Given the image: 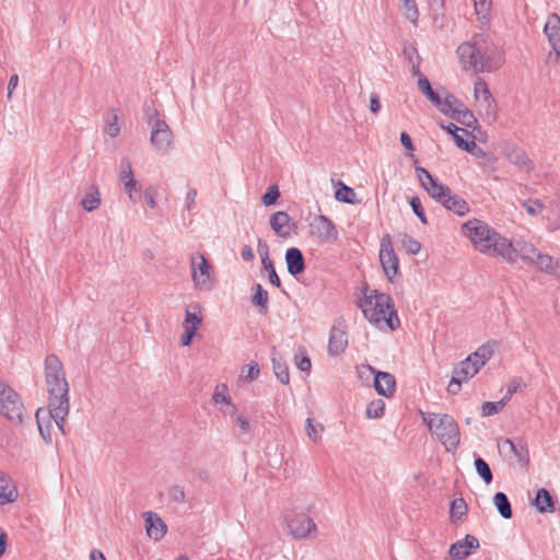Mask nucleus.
I'll list each match as a JSON object with an SVG mask.
<instances>
[{
    "mask_svg": "<svg viewBox=\"0 0 560 560\" xmlns=\"http://www.w3.org/2000/svg\"><path fill=\"white\" fill-rule=\"evenodd\" d=\"M45 381L48 393V413L62 434H66L65 421L70 411L69 384L63 364L54 353L45 359Z\"/></svg>",
    "mask_w": 560,
    "mask_h": 560,
    "instance_id": "obj_1",
    "label": "nucleus"
},
{
    "mask_svg": "<svg viewBox=\"0 0 560 560\" xmlns=\"http://www.w3.org/2000/svg\"><path fill=\"white\" fill-rule=\"evenodd\" d=\"M457 54L463 68L475 73L495 71L504 62L503 51L485 34H476L459 45Z\"/></svg>",
    "mask_w": 560,
    "mask_h": 560,
    "instance_id": "obj_2",
    "label": "nucleus"
},
{
    "mask_svg": "<svg viewBox=\"0 0 560 560\" xmlns=\"http://www.w3.org/2000/svg\"><path fill=\"white\" fill-rule=\"evenodd\" d=\"M463 233L470 240L474 247L488 256H500L511 260V240L502 236L485 221L471 219L462 225Z\"/></svg>",
    "mask_w": 560,
    "mask_h": 560,
    "instance_id": "obj_3",
    "label": "nucleus"
},
{
    "mask_svg": "<svg viewBox=\"0 0 560 560\" xmlns=\"http://www.w3.org/2000/svg\"><path fill=\"white\" fill-rule=\"evenodd\" d=\"M364 317L372 324L382 327L387 326L390 330H395L399 325L397 312L390 295L380 293L376 290L365 294L359 302Z\"/></svg>",
    "mask_w": 560,
    "mask_h": 560,
    "instance_id": "obj_4",
    "label": "nucleus"
},
{
    "mask_svg": "<svg viewBox=\"0 0 560 560\" xmlns=\"http://www.w3.org/2000/svg\"><path fill=\"white\" fill-rule=\"evenodd\" d=\"M422 421L450 453L455 452L460 442V432L455 419L447 413H424Z\"/></svg>",
    "mask_w": 560,
    "mask_h": 560,
    "instance_id": "obj_5",
    "label": "nucleus"
},
{
    "mask_svg": "<svg viewBox=\"0 0 560 560\" xmlns=\"http://www.w3.org/2000/svg\"><path fill=\"white\" fill-rule=\"evenodd\" d=\"M148 124L152 126L150 141L162 152H168L173 144V132L165 120L159 118V112L150 106L145 107Z\"/></svg>",
    "mask_w": 560,
    "mask_h": 560,
    "instance_id": "obj_6",
    "label": "nucleus"
},
{
    "mask_svg": "<svg viewBox=\"0 0 560 560\" xmlns=\"http://www.w3.org/2000/svg\"><path fill=\"white\" fill-rule=\"evenodd\" d=\"M24 411L25 408L19 394L0 380V415L15 424H21Z\"/></svg>",
    "mask_w": 560,
    "mask_h": 560,
    "instance_id": "obj_7",
    "label": "nucleus"
},
{
    "mask_svg": "<svg viewBox=\"0 0 560 560\" xmlns=\"http://www.w3.org/2000/svg\"><path fill=\"white\" fill-rule=\"evenodd\" d=\"M191 278L196 289L211 291L215 284L214 272L211 264L203 254L195 253L190 257Z\"/></svg>",
    "mask_w": 560,
    "mask_h": 560,
    "instance_id": "obj_8",
    "label": "nucleus"
},
{
    "mask_svg": "<svg viewBox=\"0 0 560 560\" xmlns=\"http://www.w3.org/2000/svg\"><path fill=\"white\" fill-rule=\"evenodd\" d=\"M365 373L374 375V388L378 395L387 398L394 395L396 392V378L393 374L377 371L369 364L358 368L360 378H363Z\"/></svg>",
    "mask_w": 560,
    "mask_h": 560,
    "instance_id": "obj_9",
    "label": "nucleus"
},
{
    "mask_svg": "<svg viewBox=\"0 0 560 560\" xmlns=\"http://www.w3.org/2000/svg\"><path fill=\"white\" fill-rule=\"evenodd\" d=\"M380 261L387 279L393 281L394 277H396L399 271V259L393 248L392 240L388 234L384 235L381 240Z\"/></svg>",
    "mask_w": 560,
    "mask_h": 560,
    "instance_id": "obj_10",
    "label": "nucleus"
},
{
    "mask_svg": "<svg viewBox=\"0 0 560 560\" xmlns=\"http://www.w3.org/2000/svg\"><path fill=\"white\" fill-rule=\"evenodd\" d=\"M417 177L422 188L438 202L451 192V188L442 184L428 170L422 166H416Z\"/></svg>",
    "mask_w": 560,
    "mask_h": 560,
    "instance_id": "obj_11",
    "label": "nucleus"
},
{
    "mask_svg": "<svg viewBox=\"0 0 560 560\" xmlns=\"http://www.w3.org/2000/svg\"><path fill=\"white\" fill-rule=\"evenodd\" d=\"M348 347V326L346 319L340 316L335 319L328 340V352L330 355H339Z\"/></svg>",
    "mask_w": 560,
    "mask_h": 560,
    "instance_id": "obj_12",
    "label": "nucleus"
},
{
    "mask_svg": "<svg viewBox=\"0 0 560 560\" xmlns=\"http://www.w3.org/2000/svg\"><path fill=\"white\" fill-rule=\"evenodd\" d=\"M284 521L289 533L299 539L305 538L311 535L312 532L316 530V524L305 514H298L292 511L287 512L284 514Z\"/></svg>",
    "mask_w": 560,
    "mask_h": 560,
    "instance_id": "obj_13",
    "label": "nucleus"
},
{
    "mask_svg": "<svg viewBox=\"0 0 560 560\" xmlns=\"http://www.w3.org/2000/svg\"><path fill=\"white\" fill-rule=\"evenodd\" d=\"M312 235L322 243H334L338 238V231L335 224L325 215H317L310 224Z\"/></svg>",
    "mask_w": 560,
    "mask_h": 560,
    "instance_id": "obj_14",
    "label": "nucleus"
},
{
    "mask_svg": "<svg viewBox=\"0 0 560 560\" xmlns=\"http://www.w3.org/2000/svg\"><path fill=\"white\" fill-rule=\"evenodd\" d=\"M510 250L512 252L513 259L506 260L510 264L516 262L520 257L524 262L532 265L534 264V259L538 254V249L530 243H527L523 240H516L515 242L511 241Z\"/></svg>",
    "mask_w": 560,
    "mask_h": 560,
    "instance_id": "obj_15",
    "label": "nucleus"
},
{
    "mask_svg": "<svg viewBox=\"0 0 560 560\" xmlns=\"http://www.w3.org/2000/svg\"><path fill=\"white\" fill-rule=\"evenodd\" d=\"M479 546V540L475 536L467 534L464 539L451 545L448 553L454 560H464L471 553V550L478 549Z\"/></svg>",
    "mask_w": 560,
    "mask_h": 560,
    "instance_id": "obj_16",
    "label": "nucleus"
},
{
    "mask_svg": "<svg viewBox=\"0 0 560 560\" xmlns=\"http://www.w3.org/2000/svg\"><path fill=\"white\" fill-rule=\"evenodd\" d=\"M145 529L150 538L160 540L166 533V525L163 520L154 512H145Z\"/></svg>",
    "mask_w": 560,
    "mask_h": 560,
    "instance_id": "obj_17",
    "label": "nucleus"
},
{
    "mask_svg": "<svg viewBox=\"0 0 560 560\" xmlns=\"http://www.w3.org/2000/svg\"><path fill=\"white\" fill-rule=\"evenodd\" d=\"M291 218L285 211H277L270 217L269 224L275 233L282 237L288 238L291 236Z\"/></svg>",
    "mask_w": 560,
    "mask_h": 560,
    "instance_id": "obj_18",
    "label": "nucleus"
},
{
    "mask_svg": "<svg viewBox=\"0 0 560 560\" xmlns=\"http://www.w3.org/2000/svg\"><path fill=\"white\" fill-rule=\"evenodd\" d=\"M499 343L495 340H490L481 345L475 352L469 354L467 358L476 363V368L480 370L493 355Z\"/></svg>",
    "mask_w": 560,
    "mask_h": 560,
    "instance_id": "obj_19",
    "label": "nucleus"
},
{
    "mask_svg": "<svg viewBox=\"0 0 560 560\" xmlns=\"http://www.w3.org/2000/svg\"><path fill=\"white\" fill-rule=\"evenodd\" d=\"M285 262L288 272L291 276H298L305 270V259L302 252L296 247H290L285 252Z\"/></svg>",
    "mask_w": 560,
    "mask_h": 560,
    "instance_id": "obj_20",
    "label": "nucleus"
},
{
    "mask_svg": "<svg viewBox=\"0 0 560 560\" xmlns=\"http://www.w3.org/2000/svg\"><path fill=\"white\" fill-rule=\"evenodd\" d=\"M474 94L477 102L485 104L488 113L494 112L495 105L486 81L478 78L474 85Z\"/></svg>",
    "mask_w": 560,
    "mask_h": 560,
    "instance_id": "obj_21",
    "label": "nucleus"
},
{
    "mask_svg": "<svg viewBox=\"0 0 560 560\" xmlns=\"http://www.w3.org/2000/svg\"><path fill=\"white\" fill-rule=\"evenodd\" d=\"M439 203L459 217H463L469 212V206L467 201L458 195H454L452 191L447 194V196H445Z\"/></svg>",
    "mask_w": 560,
    "mask_h": 560,
    "instance_id": "obj_22",
    "label": "nucleus"
},
{
    "mask_svg": "<svg viewBox=\"0 0 560 560\" xmlns=\"http://www.w3.org/2000/svg\"><path fill=\"white\" fill-rule=\"evenodd\" d=\"M505 155L511 163L518 166L520 168L528 171L532 167V163L525 151L516 145L506 147Z\"/></svg>",
    "mask_w": 560,
    "mask_h": 560,
    "instance_id": "obj_23",
    "label": "nucleus"
},
{
    "mask_svg": "<svg viewBox=\"0 0 560 560\" xmlns=\"http://www.w3.org/2000/svg\"><path fill=\"white\" fill-rule=\"evenodd\" d=\"M18 491L8 475L0 471V504H7L15 501Z\"/></svg>",
    "mask_w": 560,
    "mask_h": 560,
    "instance_id": "obj_24",
    "label": "nucleus"
},
{
    "mask_svg": "<svg viewBox=\"0 0 560 560\" xmlns=\"http://www.w3.org/2000/svg\"><path fill=\"white\" fill-rule=\"evenodd\" d=\"M544 32L551 47L560 44V16L558 14L551 13L548 16Z\"/></svg>",
    "mask_w": 560,
    "mask_h": 560,
    "instance_id": "obj_25",
    "label": "nucleus"
},
{
    "mask_svg": "<svg viewBox=\"0 0 560 560\" xmlns=\"http://www.w3.org/2000/svg\"><path fill=\"white\" fill-rule=\"evenodd\" d=\"M271 362L275 375L282 384H289L290 382V373L289 368L285 362L282 361V358L278 355L276 348H272L271 352Z\"/></svg>",
    "mask_w": 560,
    "mask_h": 560,
    "instance_id": "obj_26",
    "label": "nucleus"
},
{
    "mask_svg": "<svg viewBox=\"0 0 560 560\" xmlns=\"http://www.w3.org/2000/svg\"><path fill=\"white\" fill-rule=\"evenodd\" d=\"M475 364L476 363H474L470 359L466 358L454 369L453 377L459 380L460 382L474 377L479 372Z\"/></svg>",
    "mask_w": 560,
    "mask_h": 560,
    "instance_id": "obj_27",
    "label": "nucleus"
},
{
    "mask_svg": "<svg viewBox=\"0 0 560 560\" xmlns=\"http://www.w3.org/2000/svg\"><path fill=\"white\" fill-rule=\"evenodd\" d=\"M80 205L88 212H92L101 206V192L96 185H91L82 198Z\"/></svg>",
    "mask_w": 560,
    "mask_h": 560,
    "instance_id": "obj_28",
    "label": "nucleus"
},
{
    "mask_svg": "<svg viewBox=\"0 0 560 560\" xmlns=\"http://www.w3.org/2000/svg\"><path fill=\"white\" fill-rule=\"evenodd\" d=\"M534 505L540 513L553 512L555 510V501L550 492L545 488H541L536 492Z\"/></svg>",
    "mask_w": 560,
    "mask_h": 560,
    "instance_id": "obj_29",
    "label": "nucleus"
},
{
    "mask_svg": "<svg viewBox=\"0 0 560 560\" xmlns=\"http://www.w3.org/2000/svg\"><path fill=\"white\" fill-rule=\"evenodd\" d=\"M35 418L42 438L45 440L46 443H49L51 441L49 432L50 420L54 419L49 416L48 410H45L43 408L37 409Z\"/></svg>",
    "mask_w": 560,
    "mask_h": 560,
    "instance_id": "obj_30",
    "label": "nucleus"
},
{
    "mask_svg": "<svg viewBox=\"0 0 560 560\" xmlns=\"http://www.w3.org/2000/svg\"><path fill=\"white\" fill-rule=\"evenodd\" d=\"M452 118L468 128L475 129L476 126L478 125V120L475 117L474 113L470 109L466 108L465 106L458 107L456 110H453Z\"/></svg>",
    "mask_w": 560,
    "mask_h": 560,
    "instance_id": "obj_31",
    "label": "nucleus"
},
{
    "mask_svg": "<svg viewBox=\"0 0 560 560\" xmlns=\"http://www.w3.org/2000/svg\"><path fill=\"white\" fill-rule=\"evenodd\" d=\"M493 504L503 518L510 520L513 516L511 503L504 492H497L494 494Z\"/></svg>",
    "mask_w": 560,
    "mask_h": 560,
    "instance_id": "obj_32",
    "label": "nucleus"
},
{
    "mask_svg": "<svg viewBox=\"0 0 560 560\" xmlns=\"http://www.w3.org/2000/svg\"><path fill=\"white\" fill-rule=\"evenodd\" d=\"M534 259V266H537L540 270L546 271L548 273L557 275V268H559V264L553 261V258L547 254H541L538 252L537 256Z\"/></svg>",
    "mask_w": 560,
    "mask_h": 560,
    "instance_id": "obj_33",
    "label": "nucleus"
},
{
    "mask_svg": "<svg viewBox=\"0 0 560 560\" xmlns=\"http://www.w3.org/2000/svg\"><path fill=\"white\" fill-rule=\"evenodd\" d=\"M468 511V506L466 501L463 498L454 499L451 502V509H450V520L451 523L455 524L458 521H460Z\"/></svg>",
    "mask_w": 560,
    "mask_h": 560,
    "instance_id": "obj_34",
    "label": "nucleus"
},
{
    "mask_svg": "<svg viewBox=\"0 0 560 560\" xmlns=\"http://www.w3.org/2000/svg\"><path fill=\"white\" fill-rule=\"evenodd\" d=\"M418 89L433 105H440L441 96L432 89L431 83L427 77H421L418 79Z\"/></svg>",
    "mask_w": 560,
    "mask_h": 560,
    "instance_id": "obj_35",
    "label": "nucleus"
},
{
    "mask_svg": "<svg viewBox=\"0 0 560 560\" xmlns=\"http://www.w3.org/2000/svg\"><path fill=\"white\" fill-rule=\"evenodd\" d=\"M434 106L438 107L441 113L452 117L453 110H456L458 107H464V104L453 94H447L444 100L441 98L440 105Z\"/></svg>",
    "mask_w": 560,
    "mask_h": 560,
    "instance_id": "obj_36",
    "label": "nucleus"
},
{
    "mask_svg": "<svg viewBox=\"0 0 560 560\" xmlns=\"http://www.w3.org/2000/svg\"><path fill=\"white\" fill-rule=\"evenodd\" d=\"M475 468L479 477L485 481L486 485H489L493 480V475L489 464L481 457L477 456L475 458Z\"/></svg>",
    "mask_w": 560,
    "mask_h": 560,
    "instance_id": "obj_37",
    "label": "nucleus"
},
{
    "mask_svg": "<svg viewBox=\"0 0 560 560\" xmlns=\"http://www.w3.org/2000/svg\"><path fill=\"white\" fill-rule=\"evenodd\" d=\"M354 197H355V192L351 187H349L342 183H339V187L337 188V190L335 192V198L338 201L354 205V203H357V200L354 199Z\"/></svg>",
    "mask_w": 560,
    "mask_h": 560,
    "instance_id": "obj_38",
    "label": "nucleus"
},
{
    "mask_svg": "<svg viewBox=\"0 0 560 560\" xmlns=\"http://www.w3.org/2000/svg\"><path fill=\"white\" fill-rule=\"evenodd\" d=\"M509 401V397H503L499 401H486L481 405V416L490 417L498 413Z\"/></svg>",
    "mask_w": 560,
    "mask_h": 560,
    "instance_id": "obj_39",
    "label": "nucleus"
},
{
    "mask_svg": "<svg viewBox=\"0 0 560 560\" xmlns=\"http://www.w3.org/2000/svg\"><path fill=\"white\" fill-rule=\"evenodd\" d=\"M385 410V402L383 399H374L366 407V417L369 419L381 418Z\"/></svg>",
    "mask_w": 560,
    "mask_h": 560,
    "instance_id": "obj_40",
    "label": "nucleus"
},
{
    "mask_svg": "<svg viewBox=\"0 0 560 560\" xmlns=\"http://www.w3.org/2000/svg\"><path fill=\"white\" fill-rule=\"evenodd\" d=\"M254 290H255V293L252 296V303L256 306L267 308L268 292L259 283L254 285Z\"/></svg>",
    "mask_w": 560,
    "mask_h": 560,
    "instance_id": "obj_41",
    "label": "nucleus"
},
{
    "mask_svg": "<svg viewBox=\"0 0 560 560\" xmlns=\"http://www.w3.org/2000/svg\"><path fill=\"white\" fill-rule=\"evenodd\" d=\"M324 427L320 423L315 424L312 418L306 419L305 431L310 440L317 443L320 440V433Z\"/></svg>",
    "mask_w": 560,
    "mask_h": 560,
    "instance_id": "obj_42",
    "label": "nucleus"
},
{
    "mask_svg": "<svg viewBox=\"0 0 560 560\" xmlns=\"http://www.w3.org/2000/svg\"><path fill=\"white\" fill-rule=\"evenodd\" d=\"M511 455H514L522 466H526L529 462L528 450L522 441L516 442L515 451H512Z\"/></svg>",
    "mask_w": 560,
    "mask_h": 560,
    "instance_id": "obj_43",
    "label": "nucleus"
},
{
    "mask_svg": "<svg viewBox=\"0 0 560 560\" xmlns=\"http://www.w3.org/2000/svg\"><path fill=\"white\" fill-rule=\"evenodd\" d=\"M259 376V365L257 362H250L249 364L245 365L240 374V377L242 380L252 382L256 380Z\"/></svg>",
    "mask_w": 560,
    "mask_h": 560,
    "instance_id": "obj_44",
    "label": "nucleus"
},
{
    "mask_svg": "<svg viewBox=\"0 0 560 560\" xmlns=\"http://www.w3.org/2000/svg\"><path fill=\"white\" fill-rule=\"evenodd\" d=\"M228 386L225 384H219L217 385L214 393L212 395V399L215 404H231V398L228 395Z\"/></svg>",
    "mask_w": 560,
    "mask_h": 560,
    "instance_id": "obj_45",
    "label": "nucleus"
},
{
    "mask_svg": "<svg viewBox=\"0 0 560 560\" xmlns=\"http://www.w3.org/2000/svg\"><path fill=\"white\" fill-rule=\"evenodd\" d=\"M104 130L112 138H115L119 135L120 127L118 125V117L114 112L110 116L107 117Z\"/></svg>",
    "mask_w": 560,
    "mask_h": 560,
    "instance_id": "obj_46",
    "label": "nucleus"
},
{
    "mask_svg": "<svg viewBox=\"0 0 560 560\" xmlns=\"http://www.w3.org/2000/svg\"><path fill=\"white\" fill-rule=\"evenodd\" d=\"M280 197V190L277 185H271L268 187L267 191L264 194L261 200L265 206H271L277 202Z\"/></svg>",
    "mask_w": 560,
    "mask_h": 560,
    "instance_id": "obj_47",
    "label": "nucleus"
},
{
    "mask_svg": "<svg viewBox=\"0 0 560 560\" xmlns=\"http://www.w3.org/2000/svg\"><path fill=\"white\" fill-rule=\"evenodd\" d=\"M404 2V14H405V18L412 22V23H416L419 19V11H418V8H417V4H416V1H412V2H409V1H402Z\"/></svg>",
    "mask_w": 560,
    "mask_h": 560,
    "instance_id": "obj_48",
    "label": "nucleus"
},
{
    "mask_svg": "<svg viewBox=\"0 0 560 560\" xmlns=\"http://www.w3.org/2000/svg\"><path fill=\"white\" fill-rule=\"evenodd\" d=\"M409 203H410V207L412 208L413 213L419 218V220L423 224H427L428 220H427V215L424 213V210H423V207H422L420 198L419 197H412L410 199Z\"/></svg>",
    "mask_w": 560,
    "mask_h": 560,
    "instance_id": "obj_49",
    "label": "nucleus"
},
{
    "mask_svg": "<svg viewBox=\"0 0 560 560\" xmlns=\"http://www.w3.org/2000/svg\"><path fill=\"white\" fill-rule=\"evenodd\" d=\"M264 269L268 272L269 281L277 288L281 287V280L275 269L272 260L262 264Z\"/></svg>",
    "mask_w": 560,
    "mask_h": 560,
    "instance_id": "obj_50",
    "label": "nucleus"
},
{
    "mask_svg": "<svg viewBox=\"0 0 560 560\" xmlns=\"http://www.w3.org/2000/svg\"><path fill=\"white\" fill-rule=\"evenodd\" d=\"M168 497L175 503H182L186 499L185 489L182 486L174 485L168 489Z\"/></svg>",
    "mask_w": 560,
    "mask_h": 560,
    "instance_id": "obj_51",
    "label": "nucleus"
},
{
    "mask_svg": "<svg viewBox=\"0 0 560 560\" xmlns=\"http://www.w3.org/2000/svg\"><path fill=\"white\" fill-rule=\"evenodd\" d=\"M522 207L532 215L540 213L544 209V205L539 199L523 201Z\"/></svg>",
    "mask_w": 560,
    "mask_h": 560,
    "instance_id": "obj_52",
    "label": "nucleus"
},
{
    "mask_svg": "<svg viewBox=\"0 0 560 560\" xmlns=\"http://www.w3.org/2000/svg\"><path fill=\"white\" fill-rule=\"evenodd\" d=\"M402 245L407 252L412 255H416L421 250V243L407 234L404 235Z\"/></svg>",
    "mask_w": 560,
    "mask_h": 560,
    "instance_id": "obj_53",
    "label": "nucleus"
},
{
    "mask_svg": "<svg viewBox=\"0 0 560 560\" xmlns=\"http://www.w3.org/2000/svg\"><path fill=\"white\" fill-rule=\"evenodd\" d=\"M119 168V178L121 182L135 178L131 164L127 159L121 160Z\"/></svg>",
    "mask_w": 560,
    "mask_h": 560,
    "instance_id": "obj_54",
    "label": "nucleus"
},
{
    "mask_svg": "<svg viewBox=\"0 0 560 560\" xmlns=\"http://www.w3.org/2000/svg\"><path fill=\"white\" fill-rule=\"evenodd\" d=\"M517 441H513L510 439H500L498 441V448L500 453L504 455H511L512 451H515V444Z\"/></svg>",
    "mask_w": 560,
    "mask_h": 560,
    "instance_id": "obj_55",
    "label": "nucleus"
},
{
    "mask_svg": "<svg viewBox=\"0 0 560 560\" xmlns=\"http://www.w3.org/2000/svg\"><path fill=\"white\" fill-rule=\"evenodd\" d=\"M404 56L410 62L413 63L416 60L421 61L418 49L412 44H407L404 47Z\"/></svg>",
    "mask_w": 560,
    "mask_h": 560,
    "instance_id": "obj_56",
    "label": "nucleus"
},
{
    "mask_svg": "<svg viewBox=\"0 0 560 560\" xmlns=\"http://www.w3.org/2000/svg\"><path fill=\"white\" fill-rule=\"evenodd\" d=\"M158 196V191L154 187L150 186L148 187L144 192H143V197H144V201L145 203L151 208V209H154L156 207V201H155V198Z\"/></svg>",
    "mask_w": 560,
    "mask_h": 560,
    "instance_id": "obj_57",
    "label": "nucleus"
},
{
    "mask_svg": "<svg viewBox=\"0 0 560 560\" xmlns=\"http://www.w3.org/2000/svg\"><path fill=\"white\" fill-rule=\"evenodd\" d=\"M200 324H201V317L187 310L185 313V323H184L185 327H196V330H197L198 326Z\"/></svg>",
    "mask_w": 560,
    "mask_h": 560,
    "instance_id": "obj_58",
    "label": "nucleus"
},
{
    "mask_svg": "<svg viewBox=\"0 0 560 560\" xmlns=\"http://www.w3.org/2000/svg\"><path fill=\"white\" fill-rule=\"evenodd\" d=\"M453 138H454V141L456 142L457 147L465 151L470 152L476 147L474 139L470 140L469 142L465 141L464 138L460 135H458L457 132H455V135H453Z\"/></svg>",
    "mask_w": 560,
    "mask_h": 560,
    "instance_id": "obj_59",
    "label": "nucleus"
},
{
    "mask_svg": "<svg viewBox=\"0 0 560 560\" xmlns=\"http://www.w3.org/2000/svg\"><path fill=\"white\" fill-rule=\"evenodd\" d=\"M257 252H258L259 256L261 257V264H264L268 260H271L269 258V246H268L267 242L264 241L262 238H258Z\"/></svg>",
    "mask_w": 560,
    "mask_h": 560,
    "instance_id": "obj_60",
    "label": "nucleus"
},
{
    "mask_svg": "<svg viewBox=\"0 0 560 560\" xmlns=\"http://www.w3.org/2000/svg\"><path fill=\"white\" fill-rule=\"evenodd\" d=\"M196 334V327H185V332L182 335L180 345L187 347L191 343Z\"/></svg>",
    "mask_w": 560,
    "mask_h": 560,
    "instance_id": "obj_61",
    "label": "nucleus"
},
{
    "mask_svg": "<svg viewBox=\"0 0 560 560\" xmlns=\"http://www.w3.org/2000/svg\"><path fill=\"white\" fill-rule=\"evenodd\" d=\"M475 9L478 14H487L491 7V0H474Z\"/></svg>",
    "mask_w": 560,
    "mask_h": 560,
    "instance_id": "obj_62",
    "label": "nucleus"
},
{
    "mask_svg": "<svg viewBox=\"0 0 560 560\" xmlns=\"http://www.w3.org/2000/svg\"><path fill=\"white\" fill-rule=\"evenodd\" d=\"M124 183V188H125V191L126 194L128 195L129 199L133 202H136V199L133 197V194L132 191L136 189L137 187V182L135 178H129L128 180H122Z\"/></svg>",
    "mask_w": 560,
    "mask_h": 560,
    "instance_id": "obj_63",
    "label": "nucleus"
},
{
    "mask_svg": "<svg viewBox=\"0 0 560 560\" xmlns=\"http://www.w3.org/2000/svg\"><path fill=\"white\" fill-rule=\"evenodd\" d=\"M440 127L442 129H444L446 132L451 133L452 136L455 135V132H458V131H462L465 135H469V132L466 129L459 128L456 125H454L453 122H448L446 125L441 122Z\"/></svg>",
    "mask_w": 560,
    "mask_h": 560,
    "instance_id": "obj_64",
    "label": "nucleus"
}]
</instances>
